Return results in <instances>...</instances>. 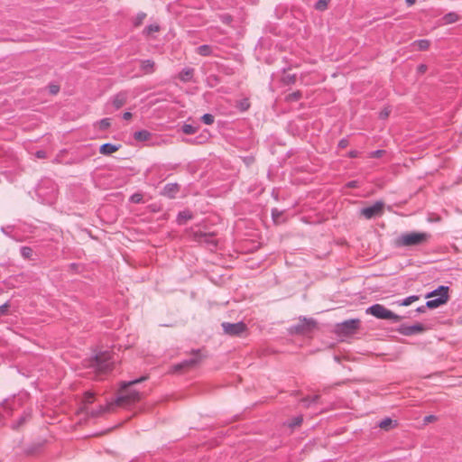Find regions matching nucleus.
Listing matches in <instances>:
<instances>
[{"mask_svg": "<svg viewBox=\"0 0 462 462\" xmlns=\"http://www.w3.org/2000/svg\"><path fill=\"white\" fill-rule=\"evenodd\" d=\"M128 97L129 95L126 91L119 92L113 97L112 106L116 109H119L126 104Z\"/></svg>", "mask_w": 462, "mask_h": 462, "instance_id": "1", "label": "nucleus"}, {"mask_svg": "<svg viewBox=\"0 0 462 462\" xmlns=\"http://www.w3.org/2000/svg\"><path fill=\"white\" fill-rule=\"evenodd\" d=\"M141 69L144 74H151L154 71V62L151 60L141 61Z\"/></svg>", "mask_w": 462, "mask_h": 462, "instance_id": "2", "label": "nucleus"}, {"mask_svg": "<svg viewBox=\"0 0 462 462\" xmlns=\"http://www.w3.org/2000/svg\"><path fill=\"white\" fill-rule=\"evenodd\" d=\"M193 74H194V69H184L180 73V79L184 81V82H187V81H189L192 77H193Z\"/></svg>", "mask_w": 462, "mask_h": 462, "instance_id": "3", "label": "nucleus"}, {"mask_svg": "<svg viewBox=\"0 0 462 462\" xmlns=\"http://www.w3.org/2000/svg\"><path fill=\"white\" fill-rule=\"evenodd\" d=\"M459 20V15L456 13H448L443 16L442 21L445 24H450L457 22Z\"/></svg>", "mask_w": 462, "mask_h": 462, "instance_id": "4", "label": "nucleus"}, {"mask_svg": "<svg viewBox=\"0 0 462 462\" xmlns=\"http://www.w3.org/2000/svg\"><path fill=\"white\" fill-rule=\"evenodd\" d=\"M413 46H416L419 51H426L430 46V42L429 40H419L415 41Z\"/></svg>", "mask_w": 462, "mask_h": 462, "instance_id": "5", "label": "nucleus"}, {"mask_svg": "<svg viewBox=\"0 0 462 462\" xmlns=\"http://www.w3.org/2000/svg\"><path fill=\"white\" fill-rule=\"evenodd\" d=\"M196 51L201 56H209L212 52V49L209 45H201L197 48Z\"/></svg>", "mask_w": 462, "mask_h": 462, "instance_id": "6", "label": "nucleus"}, {"mask_svg": "<svg viewBox=\"0 0 462 462\" xmlns=\"http://www.w3.org/2000/svg\"><path fill=\"white\" fill-rule=\"evenodd\" d=\"M315 7L319 11H325L328 8V1L327 0H319L317 2Z\"/></svg>", "mask_w": 462, "mask_h": 462, "instance_id": "7", "label": "nucleus"}, {"mask_svg": "<svg viewBox=\"0 0 462 462\" xmlns=\"http://www.w3.org/2000/svg\"><path fill=\"white\" fill-rule=\"evenodd\" d=\"M238 106H239L240 112H245L249 108L250 103L247 99H244L239 103Z\"/></svg>", "mask_w": 462, "mask_h": 462, "instance_id": "8", "label": "nucleus"}, {"mask_svg": "<svg viewBox=\"0 0 462 462\" xmlns=\"http://www.w3.org/2000/svg\"><path fill=\"white\" fill-rule=\"evenodd\" d=\"M49 92L51 95H57L60 91V87L55 84H51L48 87Z\"/></svg>", "mask_w": 462, "mask_h": 462, "instance_id": "9", "label": "nucleus"}, {"mask_svg": "<svg viewBox=\"0 0 462 462\" xmlns=\"http://www.w3.org/2000/svg\"><path fill=\"white\" fill-rule=\"evenodd\" d=\"M146 30H147L148 33H152V32H159L160 27L157 24H151L150 26L147 27Z\"/></svg>", "mask_w": 462, "mask_h": 462, "instance_id": "10", "label": "nucleus"}, {"mask_svg": "<svg viewBox=\"0 0 462 462\" xmlns=\"http://www.w3.org/2000/svg\"><path fill=\"white\" fill-rule=\"evenodd\" d=\"M427 70H428V67H427V65H425V64H420V65L417 67V72H418L419 74H424Z\"/></svg>", "mask_w": 462, "mask_h": 462, "instance_id": "11", "label": "nucleus"}, {"mask_svg": "<svg viewBox=\"0 0 462 462\" xmlns=\"http://www.w3.org/2000/svg\"><path fill=\"white\" fill-rule=\"evenodd\" d=\"M300 97V92H294L288 96L289 100H297Z\"/></svg>", "mask_w": 462, "mask_h": 462, "instance_id": "12", "label": "nucleus"}, {"mask_svg": "<svg viewBox=\"0 0 462 462\" xmlns=\"http://www.w3.org/2000/svg\"><path fill=\"white\" fill-rule=\"evenodd\" d=\"M415 1L416 0H406V3L409 5H412L415 4Z\"/></svg>", "mask_w": 462, "mask_h": 462, "instance_id": "13", "label": "nucleus"}, {"mask_svg": "<svg viewBox=\"0 0 462 462\" xmlns=\"http://www.w3.org/2000/svg\"><path fill=\"white\" fill-rule=\"evenodd\" d=\"M124 116H132V114H131L130 112H125V113L124 114Z\"/></svg>", "mask_w": 462, "mask_h": 462, "instance_id": "14", "label": "nucleus"}, {"mask_svg": "<svg viewBox=\"0 0 462 462\" xmlns=\"http://www.w3.org/2000/svg\"><path fill=\"white\" fill-rule=\"evenodd\" d=\"M391 113V110H387L384 112V116H388Z\"/></svg>", "mask_w": 462, "mask_h": 462, "instance_id": "15", "label": "nucleus"}]
</instances>
